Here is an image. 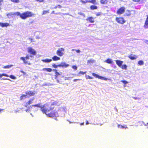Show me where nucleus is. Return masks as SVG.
<instances>
[{
    "instance_id": "nucleus-20",
    "label": "nucleus",
    "mask_w": 148,
    "mask_h": 148,
    "mask_svg": "<svg viewBox=\"0 0 148 148\" xmlns=\"http://www.w3.org/2000/svg\"><path fill=\"white\" fill-rule=\"evenodd\" d=\"M90 8L91 10H97L98 8L97 6L95 5H92L90 6Z\"/></svg>"
},
{
    "instance_id": "nucleus-37",
    "label": "nucleus",
    "mask_w": 148,
    "mask_h": 148,
    "mask_svg": "<svg viewBox=\"0 0 148 148\" xmlns=\"http://www.w3.org/2000/svg\"><path fill=\"white\" fill-rule=\"evenodd\" d=\"M102 14V13L100 12H99L96 14L97 16H101Z\"/></svg>"
},
{
    "instance_id": "nucleus-25",
    "label": "nucleus",
    "mask_w": 148,
    "mask_h": 148,
    "mask_svg": "<svg viewBox=\"0 0 148 148\" xmlns=\"http://www.w3.org/2000/svg\"><path fill=\"white\" fill-rule=\"evenodd\" d=\"M42 70L43 71H45L48 72H51L52 70L50 68H44L42 69Z\"/></svg>"
},
{
    "instance_id": "nucleus-33",
    "label": "nucleus",
    "mask_w": 148,
    "mask_h": 148,
    "mask_svg": "<svg viewBox=\"0 0 148 148\" xmlns=\"http://www.w3.org/2000/svg\"><path fill=\"white\" fill-rule=\"evenodd\" d=\"M138 64L140 65H142L144 64V62L143 60H141L138 61Z\"/></svg>"
},
{
    "instance_id": "nucleus-16",
    "label": "nucleus",
    "mask_w": 148,
    "mask_h": 148,
    "mask_svg": "<svg viewBox=\"0 0 148 148\" xmlns=\"http://www.w3.org/2000/svg\"><path fill=\"white\" fill-rule=\"evenodd\" d=\"M116 64L119 67H121L123 63V61L120 60H115Z\"/></svg>"
},
{
    "instance_id": "nucleus-35",
    "label": "nucleus",
    "mask_w": 148,
    "mask_h": 148,
    "mask_svg": "<svg viewBox=\"0 0 148 148\" xmlns=\"http://www.w3.org/2000/svg\"><path fill=\"white\" fill-rule=\"evenodd\" d=\"M11 1L14 3H19L20 2L19 0H10Z\"/></svg>"
},
{
    "instance_id": "nucleus-52",
    "label": "nucleus",
    "mask_w": 148,
    "mask_h": 148,
    "mask_svg": "<svg viewBox=\"0 0 148 148\" xmlns=\"http://www.w3.org/2000/svg\"><path fill=\"white\" fill-rule=\"evenodd\" d=\"M21 73H23V74H26V73H25V72H24L23 71H21Z\"/></svg>"
},
{
    "instance_id": "nucleus-27",
    "label": "nucleus",
    "mask_w": 148,
    "mask_h": 148,
    "mask_svg": "<svg viewBox=\"0 0 148 148\" xmlns=\"http://www.w3.org/2000/svg\"><path fill=\"white\" fill-rule=\"evenodd\" d=\"M13 66V65L10 64L6 66H4L3 68L4 69H9Z\"/></svg>"
},
{
    "instance_id": "nucleus-11",
    "label": "nucleus",
    "mask_w": 148,
    "mask_h": 148,
    "mask_svg": "<svg viewBox=\"0 0 148 148\" xmlns=\"http://www.w3.org/2000/svg\"><path fill=\"white\" fill-rule=\"evenodd\" d=\"M92 75L95 77L96 78H98L101 79H103L105 80H107L108 79V78H107L101 76H100L94 73H92Z\"/></svg>"
},
{
    "instance_id": "nucleus-3",
    "label": "nucleus",
    "mask_w": 148,
    "mask_h": 148,
    "mask_svg": "<svg viewBox=\"0 0 148 148\" xmlns=\"http://www.w3.org/2000/svg\"><path fill=\"white\" fill-rule=\"evenodd\" d=\"M58 114L56 111L54 110L51 111L50 113L49 112L47 114V115L49 117H56L58 116Z\"/></svg>"
},
{
    "instance_id": "nucleus-54",
    "label": "nucleus",
    "mask_w": 148,
    "mask_h": 148,
    "mask_svg": "<svg viewBox=\"0 0 148 148\" xmlns=\"http://www.w3.org/2000/svg\"><path fill=\"white\" fill-rule=\"evenodd\" d=\"M29 111V109H27L26 110V112H27V111Z\"/></svg>"
},
{
    "instance_id": "nucleus-46",
    "label": "nucleus",
    "mask_w": 148,
    "mask_h": 148,
    "mask_svg": "<svg viewBox=\"0 0 148 148\" xmlns=\"http://www.w3.org/2000/svg\"><path fill=\"white\" fill-rule=\"evenodd\" d=\"M75 51H76V52L78 53H79L80 52V50L79 49L75 50Z\"/></svg>"
},
{
    "instance_id": "nucleus-43",
    "label": "nucleus",
    "mask_w": 148,
    "mask_h": 148,
    "mask_svg": "<svg viewBox=\"0 0 148 148\" xmlns=\"http://www.w3.org/2000/svg\"><path fill=\"white\" fill-rule=\"evenodd\" d=\"M93 78L90 76L88 75L87 76V77H86V78L87 79H92Z\"/></svg>"
},
{
    "instance_id": "nucleus-18",
    "label": "nucleus",
    "mask_w": 148,
    "mask_h": 148,
    "mask_svg": "<svg viewBox=\"0 0 148 148\" xmlns=\"http://www.w3.org/2000/svg\"><path fill=\"white\" fill-rule=\"evenodd\" d=\"M95 62V60H94L92 59H90L89 60H88L87 61V64L91 65V64L94 63Z\"/></svg>"
},
{
    "instance_id": "nucleus-22",
    "label": "nucleus",
    "mask_w": 148,
    "mask_h": 148,
    "mask_svg": "<svg viewBox=\"0 0 148 148\" xmlns=\"http://www.w3.org/2000/svg\"><path fill=\"white\" fill-rule=\"evenodd\" d=\"M105 62L108 64H113V62L112 60L108 58L106 60Z\"/></svg>"
},
{
    "instance_id": "nucleus-62",
    "label": "nucleus",
    "mask_w": 148,
    "mask_h": 148,
    "mask_svg": "<svg viewBox=\"0 0 148 148\" xmlns=\"http://www.w3.org/2000/svg\"><path fill=\"white\" fill-rule=\"evenodd\" d=\"M54 11H53L52 12V13H54Z\"/></svg>"
},
{
    "instance_id": "nucleus-8",
    "label": "nucleus",
    "mask_w": 148,
    "mask_h": 148,
    "mask_svg": "<svg viewBox=\"0 0 148 148\" xmlns=\"http://www.w3.org/2000/svg\"><path fill=\"white\" fill-rule=\"evenodd\" d=\"M125 8L124 7H122L119 8L117 11L116 13L118 14H123L125 11Z\"/></svg>"
},
{
    "instance_id": "nucleus-41",
    "label": "nucleus",
    "mask_w": 148,
    "mask_h": 148,
    "mask_svg": "<svg viewBox=\"0 0 148 148\" xmlns=\"http://www.w3.org/2000/svg\"><path fill=\"white\" fill-rule=\"evenodd\" d=\"M72 68L75 70H76L77 69V66H75V65H73V66L72 67Z\"/></svg>"
},
{
    "instance_id": "nucleus-15",
    "label": "nucleus",
    "mask_w": 148,
    "mask_h": 148,
    "mask_svg": "<svg viewBox=\"0 0 148 148\" xmlns=\"http://www.w3.org/2000/svg\"><path fill=\"white\" fill-rule=\"evenodd\" d=\"M10 25L9 23H3L0 22V26L2 27H7Z\"/></svg>"
},
{
    "instance_id": "nucleus-44",
    "label": "nucleus",
    "mask_w": 148,
    "mask_h": 148,
    "mask_svg": "<svg viewBox=\"0 0 148 148\" xmlns=\"http://www.w3.org/2000/svg\"><path fill=\"white\" fill-rule=\"evenodd\" d=\"M29 40H30L31 42H32L33 41V39L31 38H29Z\"/></svg>"
},
{
    "instance_id": "nucleus-4",
    "label": "nucleus",
    "mask_w": 148,
    "mask_h": 148,
    "mask_svg": "<svg viewBox=\"0 0 148 148\" xmlns=\"http://www.w3.org/2000/svg\"><path fill=\"white\" fill-rule=\"evenodd\" d=\"M29 56L28 55H27L25 57H21L20 58V59L23 61L24 64L30 65L31 64L30 62H28L27 60L29 59Z\"/></svg>"
},
{
    "instance_id": "nucleus-61",
    "label": "nucleus",
    "mask_w": 148,
    "mask_h": 148,
    "mask_svg": "<svg viewBox=\"0 0 148 148\" xmlns=\"http://www.w3.org/2000/svg\"><path fill=\"white\" fill-rule=\"evenodd\" d=\"M1 5H0V6H1ZM1 6H0V10H1Z\"/></svg>"
},
{
    "instance_id": "nucleus-13",
    "label": "nucleus",
    "mask_w": 148,
    "mask_h": 148,
    "mask_svg": "<svg viewBox=\"0 0 148 148\" xmlns=\"http://www.w3.org/2000/svg\"><path fill=\"white\" fill-rule=\"evenodd\" d=\"M86 20L88 21L90 23H93L95 22L94 19L92 16L89 17L86 19Z\"/></svg>"
},
{
    "instance_id": "nucleus-7",
    "label": "nucleus",
    "mask_w": 148,
    "mask_h": 148,
    "mask_svg": "<svg viewBox=\"0 0 148 148\" xmlns=\"http://www.w3.org/2000/svg\"><path fill=\"white\" fill-rule=\"evenodd\" d=\"M96 0H86V1L81 0L80 1L82 3H91L94 5H97V2L96 1Z\"/></svg>"
},
{
    "instance_id": "nucleus-28",
    "label": "nucleus",
    "mask_w": 148,
    "mask_h": 148,
    "mask_svg": "<svg viewBox=\"0 0 148 148\" xmlns=\"http://www.w3.org/2000/svg\"><path fill=\"white\" fill-rule=\"evenodd\" d=\"M118 127L119 128L121 129H123V128L127 129V127L126 125H125L124 126H123L122 125H118Z\"/></svg>"
},
{
    "instance_id": "nucleus-9",
    "label": "nucleus",
    "mask_w": 148,
    "mask_h": 148,
    "mask_svg": "<svg viewBox=\"0 0 148 148\" xmlns=\"http://www.w3.org/2000/svg\"><path fill=\"white\" fill-rule=\"evenodd\" d=\"M28 52L30 54L33 55H36V52L32 47H29L28 48Z\"/></svg>"
},
{
    "instance_id": "nucleus-49",
    "label": "nucleus",
    "mask_w": 148,
    "mask_h": 148,
    "mask_svg": "<svg viewBox=\"0 0 148 148\" xmlns=\"http://www.w3.org/2000/svg\"><path fill=\"white\" fill-rule=\"evenodd\" d=\"M80 79H74L73 80V81L74 82H76L77 81H78V80H80Z\"/></svg>"
},
{
    "instance_id": "nucleus-19",
    "label": "nucleus",
    "mask_w": 148,
    "mask_h": 148,
    "mask_svg": "<svg viewBox=\"0 0 148 148\" xmlns=\"http://www.w3.org/2000/svg\"><path fill=\"white\" fill-rule=\"evenodd\" d=\"M100 2L101 4L102 5H106L108 2V0H100Z\"/></svg>"
},
{
    "instance_id": "nucleus-29",
    "label": "nucleus",
    "mask_w": 148,
    "mask_h": 148,
    "mask_svg": "<svg viewBox=\"0 0 148 148\" xmlns=\"http://www.w3.org/2000/svg\"><path fill=\"white\" fill-rule=\"evenodd\" d=\"M27 95H22L20 97V100H23V99H25L26 98Z\"/></svg>"
},
{
    "instance_id": "nucleus-59",
    "label": "nucleus",
    "mask_w": 148,
    "mask_h": 148,
    "mask_svg": "<svg viewBox=\"0 0 148 148\" xmlns=\"http://www.w3.org/2000/svg\"><path fill=\"white\" fill-rule=\"evenodd\" d=\"M130 15H131V14H127V16H128Z\"/></svg>"
},
{
    "instance_id": "nucleus-10",
    "label": "nucleus",
    "mask_w": 148,
    "mask_h": 148,
    "mask_svg": "<svg viewBox=\"0 0 148 148\" xmlns=\"http://www.w3.org/2000/svg\"><path fill=\"white\" fill-rule=\"evenodd\" d=\"M36 93V92L35 91H29L25 92V94L26 95H27V96H28L29 97L34 96Z\"/></svg>"
},
{
    "instance_id": "nucleus-45",
    "label": "nucleus",
    "mask_w": 148,
    "mask_h": 148,
    "mask_svg": "<svg viewBox=\"0 0 148 148\" xmlns=\"http://www.w3.org/2000/svg\"><path fill=\"white\" fill-rule=\"evenodd\" d=\"M39 2H42L44 1V0H36Z\"/></svg>"
},
{
    "instance_id": "nucleus-40",
    "label": "nucleus",
    "mask_w": 148,
    "mask_h": 148,
    "mask_svg": "<svg viewBox=\"0 0 148 148\" xmlns=\"http://www.w3.org/2000/svg\"><path fill=\"white\" fill-rule=\"evenodd\" d=\"M86 73V71L83 72V71H79L78 73L79 74H81L82 75H84Z\"/></svg>"
},
{
    "instance_id": "nucleus-24",
    "label": "nucleus",
    "mask_w": 148,
    "mask_h": 148,
    "mask_svg": "<svg viewBox=\"0 0 148 148\" xmlns=\"http://www.w3.org/2000/svg\"><path fill=\"white\" fill-rule=\"evenodd\" d=\"M52 59L53 61H55L60 60V58L57 56H54L52 58Z\"/></svg>"
},
{
    "instance_id": "nucleus-58",
    "label": "nucleus",
    "mask_w": 148,
    "mask_h": 148,
    "mask_svg": "<svg viewBox=\"0 0 148 148\" xmlns=\"http://www.w3.org/2000/svg\"><path fill=\"white\" fill-rule=\"evenodd\" d=\"M75 49H72L71 50L72 51H75Z\"/></svg>"
},
{
    "instance_id": "nucleus-17",
    "label": "nucleus",
    "mask_w": 148,
    "mask_h": 148,
    "mask_svg": "<svg viewBox=\"0 0 148 148\" xmlns=\"http://www.w3.org/2000/svg\"><path fill=\"white\" fill-rule=\"evenodd\" d=\"M60 67H67L69 66V64H66L65 62H62L60 64Z\"/></svg>"
},
{
    "instance_id": "nucleus-34",
    "label": "nucleus",
    "mask_w": 148,
    "mask_h": 148,
    "mask_svg": "<svg viewBox=\"0 0 148 148\" xmlns=\"http://www.w3.org/2000/svg\"><path fill=\"white\" fill-rule=\"evenodd\" d=\"M49 10L43 11L42 12V15H45L47 13H49Z\"/></svg>"
},
{
    "instance_id": "nucleus-21",
    "label": "nucleus",
    "mask_w": 148,
    "mask_h": 148,
    "mask_svg": "<svg viewBox=\"0 0 148 148\" xmlns=\"http://www.w3.org/2000/svg\"><path fill=\"white\" fill-rule=\"evenodd\" d=\"M42 61L44 63H49L52 61L51 59H42Z\"/></svg>"
},
{
    "instance_id": "nucleus-6",
    "label": "nucleus",
    "mask_w": 148,
    "mask_h": 148,
    "mask_svg": "<svg viewBox=\"0 0 148 148\" xmlns=\"http://www.w3.org/2000/svg\"><path fill=\"white\" fill-rule=\"evenodd\" d=\"M116 22L119 23L123 24L125 22V21L123 17H116L115 19Z\"/></svg>"
},
{
    "instance_id": "nucleus-57",
    "label": "nucleus",
    "mask_w": 148,
    "mask_h": 148,
    "mask_svg": "<svg viewBox=\"0 0 148 148\" xmlns=\"http://www.w3.org/2000/svg\"><path fill=\"white\" fill-rule=\"evenodd\" d=\"M84 124V123H81V125H83Z\"/></svg>"
},
{
    "instance_id": "nucleus-64",
    "label": "nucleus",
    "mask_w": 148,
    "mask_h": 148,
    "mask_svg": "<svg viewBox=\"0 0 148 148\" xmlns=\"http://www.w3.org/2000/svg\"><path fill=\"white\" fill-rule=\"evenodd\" d=\"M30 57H32V56H30Z\"/></svg>"
},
{
    "instance_id": "nucleus-39",
    "label": "nucleus",
    "mask_w": 148,
    "mask_h": 148,
    "mask_svg": "<svg viewBox=\"0 0 148 148\" xmlns=\"http://www.w3.org/2000/svg\"><path fill=\"white\" fill-rule=\"evenodd\" d=\"M9 77L12 79H14L16 78V77L13 75H10L9 76Z\"/></svg>"
},
{
    "instance_id": "nucleus-31",
    "label": "nucleus",
    "mask_w": 148,
    "mask_h": 148,
    "mask_svg": "<svg viewBox=\"0 0 148 148\" xmlns=\"http://www.w3.org/2000/svg\"><path fill=\"white\" fill-rule=\"evenodd\" d=\"M121 67L122 69H127V66L126 64L122 65Z\"/></svg>"
},
{
    "instance_id": "nucleus-50",
    "label": "nucleus",
    "mask_w": 148,
    "mask_h": 148,
    "mask_svg": "<svg viewBox=\"0 0 148 148\" xmlns=\"http://www.w3.org/2000/svg\"><path fill=\"white\" fill-rule=\"evenodd\" d=\"M57 6H58V8H61L62 7V6L61 5H58Z\"/></svg>"
},
{
    "instance_id": "nucleus-53",
    "label": "nucleus",
    "mask_w": 148,
    "mask_h": 148,
    "mask_svg": "<svg viewBox=\"0 0 148 148\" xmlns=\"http://www.w3.org/2000/svg\"><path fill=\"white\" fill-rule=\"evenodd\" d=\"M88 124V121H87L86 122V124L87 125Z\"/></svg>"
},
{
    "instance_id": "nucleus-56",
    "label": "nucleus",
    "mask_w": 148,
    "mask_h": 148,
    "mask_svg": "<svg viewBox=\"0 0 148 148\" xmlns=\"http://www.w3.org/2000/svg\"><path fill=\"white\" fill-rule=\"evenodd\" d=\"M58 8V6H56L54 8L56 9V8Z\"/></svg>"
},
{
    "instance_id": "nucleus-47",
    "label": "nucleus",
    "mask_w": 148,
    "mask_h": 148,
    "mask_svg": "<svg viewBox=\"0 0 148 148\" xmlns=\"http://www.w3.org/2000/svg\"><path fill=\"white\" fill-rule=\"evenodd\" d=\"M34 21H32L31 22H30L29 23V25H30L31 24H33L34 23Z\"/></svg>"
},
{
    "instance_id": "nucleus-42",
    "label": "nucleus",
    "mask_w": 148,
    "mask_h": 148,
    "mask_svg": "<svg viewBox=\"0 0 148 148\" xmlns=\"http://www.w3.org/2000/svg\"><path fill=\"white\" fill-rule=\"evenodd\" d=\"M121 82H122L125 84H126L128 83L125 80H121Z\"/></svg>"
},
{
    "instance_id": "nucleus-26",
    "label": "nucleus",
    "mask_w": 148,
    "mask_h": 148,
    "mask_svg": "<svg viewBox=\"0 0 148 148\" xmlns=\"http://www.w3.org/2000/svg\"><path fill=\"white\" fill-rule=\"evenodd\" d=\"M34 98H33L32 99L29 100L26 103V104L27 105H30L32 103V101L34 99Z\"/></svg>"
},
{
    "instance_id": "nucleus-38",
    "label": "nucleus",
    "mask_w": 148,
    "mask_h": 148,
    "mask_svg": "<svg viewBox=\"0 0 148 148\" xmlns=\"http://www.w3.org/2000/svg\"><path fill=\"white\" fill-rule=\"evenodd\" d=\"M132 1L135 2L139 3L142 0H132Z\"/></svg>"
},
{
    "instance_id": "nucleus-5",
    "label": "nucleus",
    "mask_w": 148,
    "mask_h": 148,
    "mask_svg": "<svg viewBox=\"0 0 148 148\" xmlns=\"http://www.w3.org/2000/svg\"><path fill=\"white\" fill-rule=\"evenodd\" d=\"M64 48H59L56 51V54L58 56H62L64 55Z\"/></svg>"
},
{
    "instance_id": "nucleus-14",
    "label": "nucleus",
    "mask_w": 148,
    "mask_h": 148,
    "mask_svg": "<svg viewBox=\"0 0 148 148\" xmlns=\"http://www.w3.org/2000/svg\"><path fill=\"white\" fill-rule=\"evenodd\" d=\"M146 16L147 17L144 25V27L145 29L148 28V15H147Z\"/></svg>"
},
{
    "instance_id": "nucleus-1",
    "label": "nucleus",
    "mask_w": 148,
    "mask_h": 148,
    "mask_svg": "<svg viewBox=\"0 0 148 148\" xmlns=\"http://www.w3.org/2000/svg\"><path fill=\"white\" fill-rule=\"evenodd\" d=\"M7 16L9 17H12L14 16H19L20 18L22 19H25L26 18L31 17L34 15L31 12L27 11L21 13L19 12H10L8 14Z\"/></svg>"
},
{
    "instance_id": "nucleus-23",
    "label": "nucleus",
    "mask_w": 148,
    "mask_h": 148,
    "mask_svg": "<svg viewBox=\"0 0 148 148\" xmlns=\"http://www.w3.org/2000/svg\"><path fill=\"white\" fill-rule=\"evenodd\" d=\"M128 57L130 59L132 60H135L137 58V57L136 55L132 56V55L129 56Z\"/></svg>"
},
{
    "instance_id": "nucleus-32",
    "label": "nucleus",
    "mask_w": 148,
    "mask_h": 148,
    "mask_svg": "<svg viewBox=\"0 0 148 148\" xmlns=\"http://www.w3.org/2000/svg\"><path fill=\"white\" fill-rule=\"evenodd\" d=\"M2 76H4L7 77H9V75L5 73H2V74H0V78H1Z\"/></svg>"
},
{
    "instance_id": "nucleus-30",
    "label": "nucleus",
    "mask_w": 148,
    "mask_h": 148,
    "mask_svg": "<svg viewBox=\"0 0 148 148\" xmlns=\"http://www.w3.org/2000/svg\"><path fill=\"white\" fill-rule=\"evenodd\" d=\"M32 106H33L34 107H38L39 108H40V109H41V107H42V106H40V103H38L37 104H36L35 105H32Z\"/></svg>"
},
{
    "instance_id": "nucleus-60",
    "label": "nucleus",
    "mask_w": 148,
    "mask_h": 148,
    "mask_svg": "<svg viewBox=\"0 0 148 148\" xmlns=\"http://www.w3.org/2000/svg\"><path fill=\"white\" fill-rule=\"evenodd\" d=\"M3 110L2 109H0V112H1V111Z\"/></svg>"
},
{
    "instance_id": "nucleus-12",
    "label": "nucleus",
    "mask_w": 148,
    "mask_h": 148,
    "mask_svg": "<svg viewBox=\"0 0 148 148\" xmlns=\"http://www.w3.org/2000/svg\"><path fill=\"white\" fill-rule=\"evenodd\" d=\"M53 71H54L55 73V79H58L59 76L60 75V74L58 71V70L56 69H53Z\"/></svg>"
},
{
    "instance_id": "nucleus-63",
    "label": "nucleus",
    "mask_w": 148,
    "mask_h": 148,
    "mask_svg": "<svg viewBox=\"0 0 148 148\" xmlns=\"http://www.w3.org/2000/svg\"><path fill=\"white\" fill-rule=\"evenodd\" d=\"M147 125L148 126V122L147 123Z\"/></svg>"
},
{
    "instance_id": "nucleus-55",
    "label": "nucleus",
    "mask_w": 148,
    "mask_h": 148,
    "mask_svg": "<svg viewBox=\"0 0 148 148\" xmlns=\"http://www.w3.org/2000/svg\"><path fill=\"white\" fill-rule=\"evenodd\" d=\"M133 98L135 99H137V97H133Z\"/></svg>"
},
{
    "instance_id": "nucleus-48",
    "label": "nucleus",
    "mask_w": 148,
    "mask_h": 148,
    "mask_svg": "<svg viewBox=\"0 0 148 148\" xmlns=\"http://www.w3.org/2000/svg\"><path fill=\"white\" fill-rule=\"evenodd\" d=\"M3 2V0H0V5H1L2 3Z\"/></svg>"
},
{
    "instance_id": "nucleus-36",
    "label": "nucleus",
    "mask_w": 148,
    "mask_h": 148,
    "mask_svg": "<svg viewBox=\"0 0 148 148\" xmlns=\"http://www.w3.org/2000/svg\"><path fill=\"white\" fill-rule=\"evenodd\" d=\"M59 65H60V64L57 65L54 64L52 65L53 67L55 68H57L58 67H60Z\"/></svg>"
},
{
    "instance_id": "nucleus-2",
    "label": "nucleus",
    "mask_w": 148,
    "mask_h": 148,
    "mask_svg": "<svg viewBox=\"0 0 148 148\" xmlns=\"http://www.w3.org/2000/svg\"><path fill=\"white\" fill-rule=\"evenodd\" d=\"M53 106V104L50 105L47 103H45L42 106L41 111L43 113L47 115L49 112L53 110L54 107Z\"/></svg>"
},
{
    "instance_id": "nucleus-51",
    "label": "nucleus",
    "mask_w": 148,
    "mask_h": 148,
    "mask_svg": "<svg viewBox=\"0 0 148 148\" xmlns=\"http://www.w3.org/2000/svg\"><path fill=\"white\" fill-rule=\"evenodd\" d=\"M3 79V80H10V79H8V78H3L2 79Z\"/></svg>"
}]
</instances>
